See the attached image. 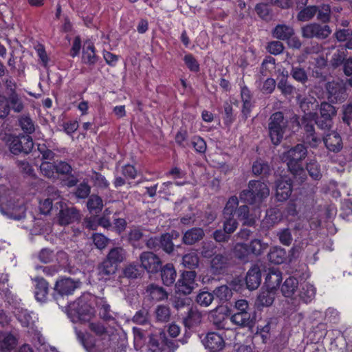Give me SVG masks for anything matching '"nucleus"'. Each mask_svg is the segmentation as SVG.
<instances>
[{"instance_id":"39","label":"nucleus","mask_w":352,"mask_h":352,"mask_svg":"<svg viewBox=\"0 0 352 352\" xmlns=\"http://www.w3.org/2000/svg\"><path fill=\"white\" fill-rule=\"evenodd\" d=\"M144 234L142 231L140 229L135 228L129 231L127 235V241L133 248L142 249L143 248V245L141 243V240Z\"/></svg>"},{"instance_id":"7","label":"nucleus","mask_w":352,"mask_h":352,"mask_svg":"<svg viewBox=\"0 0 352 352\" xmlns=\"http://www.w3.org/2000/svg\"><path fill=\"white\" fill-rule=\"evenodd\" d=\"M302 36L305 38H313L322 40L329 37L331 30L328 25H320L318 23L307 24L301 28Z\"/></svg>"},{"instance_id":"25","label":"nucleus","mask_w":352,"mask_h":352,"mask_svg":"<svg viewBox=\"0 0 352 352\" xmlns=\"http://www.w3.org/2000/svg\"><path fill=\"white\" fill-rule=\"evenodd\" d=\"M98 56L95 52V47L91 42L86 43L82 49V62L86 65H93L97 63Z\"/></svg>"},{"instance_id":"33","label":"nucleus","mask_w":352,"mask_h":352,"mask_svg":"<svg viewBox=\"0 0 352 352\" xmlns=\"http://www.w3.org/2000/svg\"><path fill=\"white\" fill-rule=\"evenodd\" d=\"M125 250L121 247H116L110 250L105 259L118 266L125 260Z\"/></svg>"},{"instance_id":"36","label":"nucleus","mask_w":352,"mask_h":352,"mask_svg":"<svg viewBox=\"0 0 352 352\" xmlns=\"http://www.w3.org/2000/svg\"><path fill=\"white\" fill-rule=\"evenodd\" d=\"M217 252L218 247L212 241H203L199 248V254L204 258H212Z\"/></svg>"},{"instance_id":"1","label":"nucleus","mask_w":352,"mask_h":352,"mask_svg":"<svg viewBox=\"0 0 352 352\" xmlns=\"http://www.w3.org/2000/svg\"><path fill=\"white\" fill-rule=\"evenodd\" d=\"M307 155V149L303 144H298L283 154V160L287 162L289 170L299 183L304 182L307 178L301 164Z\"/></svg>"},{"instance_id":"37","label":"nucleus","mask_w":352,"mask_h":352,"mask_svg":"<svg viewBox=\"0 0 352 352\" xmlns=\"http://www.w3.org/2000/svg\"><path fill=\"white\" fill-rule=\"evenodd\" d=\"M146 292L151 298L155 301L163 300L168 298L167 292L162 287L155 284L149 285Z\"/></svg>"},{"instance_id":"3","label":"nucleus","mask_w":352,"mask_h":352,"mask_svg":"<svg viewBox=\"0 0 352 352\" xmlns=\"http://www.w3.org/2000/svg\"><path fill=\"white\" fill-rule=\"evenodd\" d=\"M289 120L282 111L272 113L268 120V133L274 145H278L288 130Z\"/></svg>"},{"instance_id":"44","label":"nucleus","mask_w":352,"mask_h":352,"mask_svg":"<svg viewBox=\"0 0 352 352\" xmlns=\"http://www.w3.org/2000/svg\"><path fill=\"white\" fill-rule=\"evenodd\" d=\"M214 297L219 300L220 302H226L229 300L232 296V292L230 287L226 285L216 287L213 292Z\"/></svg>"},{"instance_id":"60","label":"nucleus","mask_w":352,"mask_h":352,"mask_svg":"<svg viewBox=\"0 0 352 352\" xmlns=\"http://www.w3.org/2000/svg\"><path fill=\"white\" fill-rule=\"evenodd\" d=\"M17 318L22 326L25 327H32L35 322L31 313L26 309L20 311L17 314Z\"/></svg>"},{"instance_id":"55","label":"nucleus","mask_w":352,"mask_h":352,"mask_svg":"<svg viewBox=\"0 0 352 352\" xmlns=\"http://www.w3.org/2000/svg\"><path fill=\"white\" fill-rule=\"evenodd\" d=\"M87 206L90 212L94 211L96 213L102 210L103 202L100 197L96 195H91L87 201Z\"/></svg>"},{"instance_id":"5","label":"nucleus","mask_w":352,"mask_h":352,"mask_svg":"<svg viewBox=\"0 0 352 352\" xmlns=\"http://www.w3.org/2000/svg\"><path fill=\"white\" fill-rule=\"evenodd\" d=\"M7 144L10 152L14 155L29 154L34 147L32 137L25 135H10L8 138Z\"/></svg>"},{"instance_id":"4","label":"nucleus","mask_w":352,"mask_h":352,"mask_svg":"<svg viewBox=\"0 0 352 352\" xmlns=\"http://www.w3.org/2000/svg\"><path fill=\"white\" fill-rule=\"evenodd\" d=\"M346 81L338 79L327 82L325 85L327 99L331 103H342L346 100Z\"/></svg>"},{"instance_id":"21","label":"nucleus","mask_w":352,"mask_h":352,"mask_svg":"<svg viewBox=\"0 0 352 352\" xmlns=\"http://www.w3.org/2000/svg\"><path fill=\"white\" fill-rule=\"evenodd\" d=\"M117 270V265H115L109 261L104 259L97 267L98 279L104 281L110 280L112 276L116 274Z\"/></svg>"},{"instance_id":"20","label":"nucleus","mask_w":352,"mask_h":352,"mask_svg":"<svg viewBox=\"0 0 352 352\" xmlns=\"http://www.w3.org/2000/svg\"><path fill=\"white\" fill-rule=\"evenodd\" d=\"M96 305L100 318L109 322L116 321V314L111 311L110 305L104 298H98Z\"/></svg>"},{"instance_id":"14","label":"nucleus","mask_w":352,"mask_h":352,"mask_svg":"<svg viewBox=\"0 0 352 352\" xmlns=\"http://www.w3.org/2000/svg\"><path fill=\"white\" fill-rule=\"evenodd\" d=\"M230 320L239 327L250 328L255 323V313L236 311L232 315Z\"/></svg>"},{"instance_id":"2","label":"nucleus","mask_w":352,"mask_h":352,"mask_svg":"<svg viewBox=\"0 0 352 352\" xmlns=\"http://www.w3.org/2000/svg\"><path fill=\"white\" fill-rule=\"evenodd\" d=\"M248 187L239 194V199L245 204L259 205L270 195L267 185L259 180H250Z\"/></svg>"},{"instance_id":"40","label":"nucleus","mask_w":352,"mask_h":352,"mask_svg":"<svg viewBox=\"0 0 352 352\" xmlns=\"http://www.w3.org/2000/svg\"><path fill=\"white\" fill-rule=\"evenodd\" d=\"M347 57L346 51L344 48L336 50L334 52L329 61V66L333 69H336L342 65Z\"/></svg>"},{"instance_id":"26","label":"nucleus","mask_w":352,"mask_h":352,"mask_svg":"<svg viewBox=\"0 0 352 352\" xmlns=\"http://www.w3.org/2000/svg\"><path fill=\"white\" fill-rule=\"evenodd\" d=\"M277 88L285 97L291 96L296 92V87L288 81V72H282L281 78L278 82Z\"/></svg>"},{"instance_id":"13","label":"nucleus","mask_w":352,"mask_h":352,"mask_svg":"<svg viewBox=\"0 0 352 352\" xmlns=\"http://www.w3.org/2000/svg\"><path fill=\"white\" fill-rule=\"evenodd\" d=\"M202 342L205 347L211 352H219L225 346L223 338L218 333L210 332L207 333Z\"/></svg>"},{"instance_id":"18","label":"nucleus","mask_w":352,"mask_h":352,"mask_svg":"<svg viewBox=\"0 0 352 352\" xmlns=\"http://www.w3.org/2000/svg\"><path fill=\"white\" fill-rule=\"evenodd\" d=\"M261 282V272L257 265H253L247 272L245 283L250 290L258 287Z\"/></svg>"},{"instance_id":"35","label":"nucleus","mask_w":352,"mask_h":352,"mask_svg":"<svg viewBox=\"0 0 352 352\" xmlns=\"http://www.w3.org/2000/svg\"><path fill=\"white\" fill-rule=\"evenodd\" d=\"M16 338L10 333H6L0 336V351L9 352L16 345Z\"/></svg>"},{"instance_id":"10","label":"nucleus","mask_w":352,"mask_h":352,"mask_svg":"<svg viewBox=\"0 0 352 352\" xmlns=\"http://www.w3.org/2000/svg\"><path fill=\"white\" fill-rule=\"evenodd\" d=\"M140 261L142 269L150 274H156L162 268V262L160 258L152 252H142Z\"/></svg>"},{"instance_id":"59","label":"nucleus","mask_w":352,"mask_h":352,"mask_svg":"<svg viewBox=\"0 0 352 352\" xmlns=\"http://www.w3.org/2000/svg\"><path fill=\"white\" fill-rule=\"evenodd\" d=\"M276 235L282 245L289 246L292 244L293 237L289 228L280 229Z\"/></svg>"},{"instance_id":"52","label":"nucleus","mask_w":352,"mask_h":352,"mask_svg":"<svg viewBox=\"0 0 352 352\" xmlns=\"http://www.w3.org/2000/svg\"><path fill=\"white\" fill-rule=\"evenodd\" d=\"M318 6H309L304 8L297 14L299 21H307L311 20L317 13Z\"/></svg>"},{"instance_id":"48","label":"nucleus","mask_w":352,"mask_h":352,"mask_svg":"<svg viewBox=\"0 0 352 352\" xmlns=\"http://www.w3.org/2000/svg\"><path fill=\"white\" fill-rule=\"evenodd\" d=\"M7 99L9 101V106L10 109H12L15 113H21L23 111V102L17 93L9 94Z\"/></svg>"},{"instance_id":"58","label":"nucleus","mask_w":352,"mask_h":352,"mask_svg":"<svg viewBox=\"0 0 352 352\" xmlns=\"http://www.w3.org/2000/svg\"><path fill=\"white\" fill-rule=\"evenodd\" d=\"M89 329L96 336L104 338L109 336L107 328L100 322H93L89 323Z\"/></svg>"},{"instance_id":"43","label":"nucleus","mask_w":352,"mask_h":352,"mask_svg":"<svg viewBox=\"0 0 352 352\" xmlns=\"http://www.w3.org/2000/svg\"><path fill=\"white\" fill-rule=\"evenodd\" d=\"M235 214L240 220L243 221L244 225L252 226L255 223V219L250 214V209L247 205L239 206Z\"/></svg>"},{"instance_id":"29","label":"nucleus","mask_w":352,"mask_h":352,"mask_svg":"<svg viewBox=\"0 0 352 352\" xmlns=\"http://www.w3.org/2000/svg\"><path fill=\"white\" fill-rule=\"evenodd\" d=\"M18 124L25 135H30L35 131L34 122L28 114L20 116Z\"/></svg>"},{"instance_id":"9","label":"nucleus","mask_w":352,"mask_h":352,"mask_svg":"<svg viewBox=\"0 0 352 352\" xmlns=\"http://www.w3.org/2000/svg\"><path fill=\"white\" fill-rule=\"evenodd\" d=\"M80 282L79 280H75L70 278L58 280L54 285V291L56 294L54 295V298L58 301L59 298L64 296L72 295L80 287Z\"/></svg>"},{"instance_id":"28","label":"nucleus","mask_w":352,"mask_h":352,"mask_svg":"<svg viewBox=\"0 0 352 352\" xmlns=\"http://www.w3.org/2000/svg\"><path fill=\"white\" fill-rule=\"evenodd\" d=\"M160 270L163 283L166 286L172 285L175 283L177 276L176 271L173 264L168 263Z\"/></svg>"},{"instance_id":"62","label":"nucleus","mask_w":352,"mask_h":352,"mask_svg":"<svg viewBox=\"0 0 352 352\" xmlns=\"http://www.w3.org/2000/svg\"><path fill=\"white\" fill-rule=\"evenodd\" d=\"M317 19L322 23H328L331 18V7L329 4H322L318 7Z\"/></svg>"},{"instance_id":"6","label":"nucleus","mask_w":352,"mask_h":352,"mask_svg":"<svg viewBox=\"0 0 352 352\" xmlns=\"http://www.w3.org/2000/svg\"><path fill=\"white\" fill-rule=\"evenodd\" d=\"M93 314L94 311L91 307L82 300L74 302L67 311L68 316L74 322L89 320Z\"/></svg>"},{"instance_id":"63","label":"nucleus","mask_w":352,"mask_h":352,"mask_svg":"<svg viewBox=\"0 0 352 352\" xmlns=\"http://www.w3.org/2000/svg\"><path fill=\"white\" fill-rule=\"evenodd\" d=\"M214 300L213 293L208 292H200L196 296V302L202 307L209 306Z\"/></svg>"},{"instance_id":"49","label":"nucleus","mask_w":352,"mask_h":352,"mask_svg":"<svg viewBox=\"0 0 352 352\" xmlns=\"http://www.w3.org/2000/svg\"><path fill=\"white\" fill-rule=\"evenodd\" d=\"M239 206V199L236 196H232L226 204L223 210V217H234Z\"/></svg>"},{"instance_id":"19","label":"nucleus","mask_w":352,"mask_h":352,"mask_svg":"<svg viewBox=\"0 0 352 352\" xmlns=\"http://www.w3.org/2000/svg\"><path fill=\"white\" fill-rule=\"evenodd\" d=\"M34 281V296L36 300L41 302H46L49 294V283L43 277H36Z\"/></svg>"},{"instance_id":"11","label":"nucleus","mask_w":352,"mask_h":352,"mask_svg":"<svg viewBox=\"0 0 352 352\" xmlns=\"http://www.w3.org/2000/svg\"><path fill=\"white\" fill-rule=\"evenodd\" d=\"M60 204V210L58 214V223L60 226H67L80 219L79 211L74 207H67L63 206L61 201L57 202L56 204Z\"/></svg>"},{"instance_id":"32","label":"nucleus","mask_w":352,"mask_h":352,"mask_svg":"<svg viewBox=\"0 0 352 352\" xmlns=\"http://www.w3.org/2000/svg\"><path fill=\"white\" fill-rule=\"evenodd\" d=\"M282 280V274L279 270H270L267 274L265 284L268 289H276L280 286Z\"/></svg>"},{"instance_id":"8","label":"nucleus","mask_w":352,"mask_h":352,"mask_svg":"<svg viewBox=\"0 0 352 352\" xmlns=\"http://www.w3.org/2000/svg\"><path fill=\"white\" fill-rule=\"evenodd\" d=\"M196 276L197 273L195 270L183 272L175 283L176 292L185 295L190 294L197 285L195 283Z\"/></svg>"},{"instance_id":"31","label":"nucleus","mask_w":352,"mask_h":352,"mask_svg":"<svg viewBox=\"0 0 352 352\" xmlns=\"http://www.w3.org/2000/svg\"><path fill=\"white\" fill-rule=\"evenodd\" d=\"M316 287L308 283L301 285L299 292V297L301 300L305 303L311 302L316 296Z\"/></svg>"},{"instance_id":"16","label":"nucleus","mask_w":352,"mask_h":352,"mask_svg":"<svg viewBox=\"0 0 352 352\" xmlns=\"http://www.w3.org/2000/svg\"><path fill=\"white\" fill-rule=\"evenodd\" d=\"M292 191L290 180L280 179L276 182V198L278 201H286L290 197Z\"/></svg>"},{"instance_id":"61","label":"nucleus","mask_w":352,"mask_h":352,"mask_svg":"<svg viewBox=\"0 0 352 352\" xmlns=\"http://www.w3.org/2000/svg\"><path fill=\"white\" fill-rule=\"evenodd\" d=\"M160 238V248H162L164 252L170 254L174 250V244L173 243V238L168 233L163 234Z\"/></svg>"},{"instance_id":"45","label":"nucleus","mask_w":352,"mask_h":352,"mask_svg":"<svg viewBox=\"0 0 352 352\" xmlns=\"http://www.w3.org/2000/svg\"><path fill=\"white\" fill-rule=\"evenodd\" d=\"M248 243H238L234 248V256L243 261H248L250 256Z\"/></svg>"},{"instance_id":"15","label":"nucleus","mask_w":352,"mask_h":352,"mask_svg":"<svg viewBox=\"0 0 352 352\" xmlns=\"http://www.w3.org/2000/svg\"><path fill=\"white\" fill-rule=\"evenodd\" d=\"M328 65V60L322 56H319L315 58V63L311 72L312 76L318 79L320 82H325L327 80L328 74L326 72V67Z\"/></svg>"},{"instance_id":"57","label":"nucleus","mask_w":352,"mask_h":352,"mask_svg":"<svg viewBox=\"0 0 352 352\" xmlns=\"http://www.w3.org/2000/svg\"><path fill=\"white\" fill-rule=\"evenodd\" d=\"M210 321L219 329H223L226 328V317L223 314H217L215 310H213L210 315Z\"/></svg>"},{"instance_id":"47","label":"nucleus","mask_w":352,"mask_h":352,"mask_svg":"<svg viewBox=\"0 0 352 352\" xmlns=\"http://www.w3.org/2000/svg\"><path fill=\"white\" fill-rule=\"evenodd\" d=\"M250 256H258L263 254V251L267 248V245L260 239H253L248 244Z\"/></svg>"},{"instance_id":"41","label":"nucleus","mask_w":352,"mask_h":352,"mask_svg":"<svg viewBox=\"0 0 352 352\" xmlns=\"http://www.w3.org/2000/svg\"><path fill=\"white\" fill-rule=\"evenodd\" d=\"M155 318L157 322L166 323L170 321L171 313L170 307L167 305H157L155 309Z\"/></svg>"},{"instance_id":"30","label":"nucleus","mask_w":352,"mask_h":352,"mask_svg":"<svg viewBox=\"0 0 352 352\" xmlns=\"http://www.w3.org/2000/svg\"><path fill=\"white\" fill-rule=\"evenodd\" d=\"M294 34V29L291 26L285 24L277 25L272 31L274 38L283 41L288 40Z\"/></svg>"},{"instance_id":"23","label":"nucleus","mask_w":352,"mask_h":352,"mask_svg":"<svg viewBox=\"0 0 352 352\" xmlns=\"http://www.w3.org/2000/svg\"><path fill=\"white\" fill-rule=\"evenodd\" d=\"M319 107V103L314 97L309 96L304 98L300 102V107L305 113L304 116L313 118V114L316 113V111Z\"/></svg>"},{"instance_id":"34","label":"nucleus","mask_w":352,"mask_h":352,"mask_svg":"<svg viewBox=\"0 0 352 352\" xmlns=\"http://www.w3.org/2000/svg\"><path fill=\"white\" fill-rule=\"evenodd\" d=\"M298 287V280L297 278L289 276L288 277L281 286L280 290L283 295L285 297H292Z\"/></svg>"},{"instance_id":"64","label":"nucleus","mask_w":352,"mask_h":352,"mask_svg":"<svg viewBox=\"0 0 352 352\" xmlns=\"http://www.w3.org/2000/svg\"><path fill=\"white\" fill-rule=\"evenodd\" d=\"M313 119H314L315 124L318 127L324 131H329L333 125V120L327 118H322V116L316 113L313 114Z\"/></svg>"},{"instance_id":"12","label":"nucleus","mask_w":352,"mask_h":352,"mask_svg":"<svg viewBox=\"0 0 352 352\" xmlns=\"http://www.w3.org/2000/svg\"><path fill=\"white\" fill-rule=\"evenodd\" d=\"M210 269L213 274H221L230 266V258L226 253L216 254L210 261Z\"/></svg>"},{"instance_id":"27","label":"nucleus","mask_w":352,"mask_h":352,"mask_svg":"<svg viewBox=\"0 0 352 352\" xmlns=\"http://www.w3.org/2000/svg\"><path fill=\"white\" fill-rule=\"evenodd\" d=\"M144 270L138 263H131L126 265L122 270L123 277L128 279H136L142 276Z\"/></svg>"},{"instance_id":"56","label":"nucleus","mask_w":352,"mask_h":352,"mask_svg":"<svg viewBox=\"0 0 352 352\" xmlns=\"http://www.w3.org/2000/svg\"><path fill=\"white\" fill-rule=\"evenodd\" d=\"M223 114V120L226 125L230 126L234 122L236 115L234 113V109L230 102H224Z\"/></svg>"},{"instance_id":"53","label":"nucleus","mask_w":352,"mask_h":352,"mask_svg":"<svg viewBox=\"0 0 352 352\" xmlns=\"http://www.w3.org/2000/svg\"><path fill=\"white\" fill-rule=\"evenodd\" d=\"M320 116L322 118H328L333 120V118L336 115V109L334 106L327 102H322L319 105Z\"/></svg>"},{"instance_id":"38","label":"nucleus","mask_w":352,"mask_h":352,"mask_svg":"<svg viewBox=\"0 0 352 352\" xmlns=\"http://www.w3.org/2000/svg\"><path fill=\"white\" fill-rule=\"evenodd\" d=\"M290 75L294 80L302 85L306 84L309 80V76L305 69L300 65H292Z\"/></svg>"},{"instance_id":"51","label":"nucleus","mask_w":352,"mask_h":352,"mask_svg":"<svg viewBox=\"0 0 352 352\" xmlns=\"http://www.w3.org/2000/svg\"><path fill=\"white\" fill-rule=\"evenodd\" d=\"M268 258L274 264H281L285 260L286 252L283 248H275L269 252Z\"/></svg>"},{"instance_id":"50","label":"nucleus","mask_w":352,"mask_h":352,"mask_svg":"<svg viewBox=\"0 0 352 352\" xmlns=\"http://www.w3.org/2000/svg\"><path fill=\"white\" fill-rule=\"evenodd\" d=\"M306 169L312 179L319 181L322 178L320 165L316 161L312 160L307 163Z\"/></svg>"},{"instance_id":"17","label":"nucleus","mask_w":352,"mask_h":352,"mask_svg":"<svg viewBox=\"0 0 352 352\" xmlns=\"http://www.w3.org/2000/svg\"><path fill=\"white\" fill-rule=\"evenodd\" d=\"M205 236L203 228L194 227L186 230L182 236V242L185 245H192L200 241Z\"/></svg>"},{"instance_id":"24","label":"nucleus","mask_w":352,"mask_h":352,"mask_svg":"<svg viewBox=\"0 0 352 352\" xmlns=\"http://www.w3.org/2000/svg\"><path fill=\"white\" fill-rule=\"evenodd\" d=\"M186 316L183 317V322L185 327L190 328L199 324L201 320V314L196 307H190L186 311Z\"/></svg>"},{"instance_id":"42","label":"nucleus","mask_w":352,"mask_h":352,"mask_svg":"<svg viewBox=\"0 0 352 352\" xmlns=\"http://www.w3.org/2000/svg\"><path fill=\"white\" fill-rule=\"evenodd\" d=\"M252 170L255 176H260L262 178L267 177L272 170L270 165L261 160L254 162Z\"/></svg>"},{"instance_id":"46","label":"nucleus","mask_w":352,"mask_h":352,"mask_svg":"<svg viewBox=\"0 0 352 352\" xmlns=\"http://www.w3.org/2000/svg\"><path fill=\"white\" fill-rule=\"evenodd\" d=\"M199 258L195 252L188 253L182 257V264L186 268L193 270L198 267Z\"/></svg>"},{"instance_id":"54","label":"nucleus","mask_w":352,"mask_h":352,"mask_svg":"<svg viewBox=\"0 0 352 352\" xmlns=\"http://www.w3.org/2000/svg\"><path fill=\"white\" fill-rule=\"evenodd\" d=\"M132 321L140 325L148 324L150 322L149 310L145 307H142L135 314Z\"/></svg>"},{"instance_id":"22","label":"nucleus","mask_w":352,"mask_h":352,"mask_svg":"<svg viewBox=\"0 0 352 352\" xmlns=\"http://www.w3.org/2000/svg\"><path fill=\"white\" fill-rule=\"evenodd\" d=\"M326 148L331 152L338 153L342 148V141L340 135L333 131L323 138Z\"/></svg>"}]
</instances>
